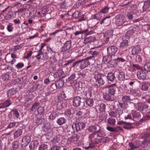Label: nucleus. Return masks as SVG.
I'll list each match as a JSON object with an SVG mask.
<instances>
[{
  "label": "nucleus",
  "instance_id": "nucleus-19",
  "mask_svg": "<svg viewBox=\"0 0 150 150\" xmlns=\"http://www.w3.org/2000/svg\"><path fill=\"white\" fill-rule=\"evenodd\" d=\"M119 111L121 112V111L120 110L115 111H111L109 112V115L111 117H116L117 116L119 117L120 116V114H119Z\"/></svg>",
  "mask_w": 150,
  "mask_h": 150
},
{
  "label": "nucleus",
  "instance_id": "nucleus-46",
  "mask_svg": "<svg viewBox=\"0 0 150 150\" xmlns=\"http://www.w3.org/2000/svg\"><path fill=\"white\" fill-rule=\"evenodd\" d=\"M57 116V114L55 112L52 113L49 116V117L50 119L53 120Z\"/></svg>",
  "mask_w": 150,
  "mask_h": 150
},
{
  "label": "nucleus",
  "instance_id": "nucleus-12",
  "mask_svg": "<svg viewBox=\"0 0 150 150\" xmlns=\"http://www.w3.org/2000/svg\"><path fill=\"white\" fill-rule=\"evenodd\" d=\"M14 15H16L15 13L12 11H10L4 16V19L7 20H10L14 18Z\"/></svg>",
  "mask_w": 150,
  "mask_h": 150
},
{
  "label": "nucleus",
  "instance_id": "nucleus-29",
  "mask_svg": "<svg viewBox=\"0 0 150 150\" xmlns=\"http://www.w3.org/2000/svg\"><path fill=\"white\" fill-rule=\"evenodd\" d=\"M116 121L115 119L112 117L109 118L108 119V123L111 126H114L115 125Z\"/></svg>",
  "mask_w": 150,
  "mask_h": 150
},
{
  "label": "nucleus",
  "instance_id": "nucleus-60",
  "mask_svg": "<svg viewBox=\"0 0 150 150\" xmlns=\"http://www.w3.org/2000/svg\"><path fill=\"white\" fill-rule=\"evenodd\" d=\"M16 123L15 122H11L7 126V128H11L15 126Z\"/></svg>",
  "mask_w": 150,
  "mask_h": 150
},
{
  "label": "nucleus",
  "instance_id": "nucleus-26",
  "mask_svg": "<svg viewBox=\"0 0 150 150\" xmlns=\"http://www.w3.org/2000/svg\"><path fill=\"white\" fill-rule=\"evenodd\" d=\"M23 133V130L21 129H19L16 131L13 134L15 138H17L21 136Z\"/></svg>",
  "mask_w": 150,
  "mask_h": 150
},
{
  "label": "nucleus",
  "instance_id": "nucleus-2",
  "mask_svg": "<svg viewBox=\"0 0 150 150\" xmlns=\"http://www.w3.org/2000/svg\"><path fill=\"white\" fill-rule=\"evenodd\" d=\"M94 78L96 80V82L99 84V86L104 84L106 80V76L103 74L100 73L95 74Z\"/></svg>",
  "mask_w": 150,
  "mask_h": 150
},
{
  "label": "nucleus",
  "instance_id": "nucleus-5",
  "mask_svg": "<svg viewBox=\"0 0 150 150\" xmlns=\"http://www.w3.org/2000/svg\"><path fill=\"white\" fill-rule=\"evenodd\" d=\"M92 62L88 61V60L85 59L80 60V69H82L89 65L90 64H93L94 63V61L92 60Z\"/></svg>",
  "mask_w": 150,
  "mask_h": 150
},
{
  "label": "nucleus",
  "instance_id": "nucleus-31",
  "mask_svg": "<svg viewBox=\"0 0 150 150\" xmlns=\"http://www.w3.org/2000/svg\"><path fill=\"white\" fill-rule=\"evenodd\" d=\"M97 128H99V127L98 126H91L89 127L88 128V130L90 132H94L97 131Z\"/></svg>",
  "mask_w": 150,
  "mask_h": 150
},
{
  "label": "nucleus",
  "instance_id": "nucleus-59",
  "mask_svg": "<svg viewBox=\"0 0 150 150\" xmlns=\"http://www.w3.org/2000/svg\"><path fill=\"white\" fill-rule=\"evenodd\" d=\"M61 146H54L51 148V150H60Z\"/></svg>",
  "mask_w": 150,
  "mask_h": 150
},
{
  "label": "nucleus",
  "instance_id": "nucleus-38",
  "mask_svg": "<svg viewBox=\"0 0 150 150\" xmlns=\"http://www.w3.org/2000/svg\"><path fill=\"white\" fill-rule=\"evenodd\" d=\"M113 60H114L115 61V62L116 64L124 62L126 61L123 58H117L116 59H113Z\"/></svg>",
  "mask_w": 150,
  "mask_h": 150
},
{
  "label": "nucleus",
  "instance_id": "nucleus-15",
  "mask_svg": "<svg viewBox=\"0 0 150 150\" xmlns=\"http://www.w3.org/2000/svg\"><path fill=\"white\" fill-rule=\"evenodd\" d=\"M39 142L37 140H34L31 142L29 145V147L31 150H33L38 147Z\"/></svg>",
  "mask_w": 150,
  "mask_h": 150
},
{
  "label": "nucleus",
  "instance_id": "nucleus-6",
  "mask_svg": "<svg viewBox=\"0 0 150 150\" xmlns=\"http://www.w3.org/2000/svg\"><path fill=\"white\" fill-rule=\"evenodd\" d=\"M85 127V125L83 122H77L74 124L72 126V128L74 129L77 132L84 128Z\"/></svg>",
  "mask_w": 150,
  "mask_h": 150
},
{
  "label": "nucleus",
  "instance_id": "nucleus-20",
  "mask_svg": "<svg viewBox=\"0 0 150 150\" xmlns=\"http://www.w3.org/2000/svg\"><path fill=\"white\" fill-rule=\"evenodd\" d=\"M20 143L19 141H14L12 143V150H16L19 146Z\"/></svg>",
  "mask_w": 150,
  "mask_h": 150
},
{
  "label": "nucleus",
  "instance_id": "nucleus-63",
  "mask_svg": "<svg viewBox=\"0 0 150 150\" xmlns=\"http://www.w3.org/2000/svg\"><path fill=\"white\" fill-rule=\"evenodd\" d=\"M130 91L131 93L133 94H137L138 93V90L137 89H133L131 88Z\"/></svg>",
  "mask_w": 150,
  "mask_h": 150
},
{
  "label": "nucleus",
  "instance_id": "nucleus-58",
  "mask_svg": "<svg viewBox=\"0 0 150 150\" xmlns=\"http://www.w3.org/2000/svg\"><path fill=\"white\" fill-rule=\"evenodd\" d=\"M84 43L85 44H87L88 43L91 42L92 41L91 38H83Z\"/></svg>",
  "mask_w": 150,
  "mask_h": 150
},
{
  "label": "nucleus",
  "instance_id": "nucleus-43",
  "mask_svg": "<svg viewBox=\"0 0 150 150\" xmlns=\"http://www.w3.org/2000/svg\"><path fill=\"white\" fill-rule=\"evenodd\" d=\"M38 103H35L33 105L31 108V110L33 111H36V109H38Z\"/></svg>",
  "mask_w": 150,
  "mask_h": 150
},
{
  "label": "nucleus",
  "instance_id": "nucleus-17",
  "mask_svg": "<svg viewBox=\"0 0 150 150\" xmlns=\"http://www.w3.org/2000/svg\"><path fill=\"white\" fill-rule=\"evenodd\" d=\"M64 72L62 69H60L57 72H55L53 75L54 78H57L61 77L63 74Z\"/></svg>",
  "mask_w": 150,
  "mask_h": 150
},
{
  "label": "nucleus",
  "instance_id": "nucleus-13",
  "mask_svg": "<svg viewBox=\"0 0 150 150\" xmlns=\"http://www.w3.org/2000/svg\"><path fill=\"white\" fill-rule=\"evenodd\" d=\"M141 51V49L139 45L134 46L132 49V54L133 55L137 54L140 53Z\"/></svg>",
  "mask_w": 150,
  "mask_h": 150
},
{
  "label": "nucleus",
  "instance_id": "nucleus-24",
  "mask_svg": "<svg viewBox=\"0 0 150 150\" xmlns=\"http://www.w3.org/2000/svg\"><path fill=\"white\" fill-rule=\"evenodd\" d=\"M115 78V74L113 73H109L107 75V79L111 81H114Z\"/></svg>",
  "mask_w": 150,
  "mask_h": 150
},
{
  "label": "nucleus",
  "instance_id": "nucleus-45",
  "mask_svg": "<svg viewBox=\"0 0 150 150\" xmlns=\"http://www.w3.org/2000/svg\"><path fill=\"white\" fill-rule=\"evenodd\" d=\"M42 54V51H39L38 54L35 56V57H36L39 61L40 59L42 60V59H41V58H42L41 57Z\"/></svg>",
  "mask_w": 150,
  "mask_h": 150
},
{
  "label": "nucleus",
  "instance_id": "nucleus-49",
  "mask_svg": "<svg viewBox=\"0 0 150 150\" xmlns=\"http://www.w3.org/2000/svg\"><path fill=\"white\" fill-rule=\"evenodd\" d=\"M80 13L79 11H76L73 14L72 17L74 18H78L79 16Z\"/></svg>",
  "mask_w": 150,
  "mask_h": 150
},
{
  "label": "nucleus",
  "instance_id": "nucleus-41",
  "mask_svg": "<svg viewBox=\"0 0 150 150\" xmlns=\"http://www.w3.org/2000/svg\"><path fill=\"white\" fill-rule=\"evenodd\" d=\"M110 8L107 6H105L99 13H107L108 12V11Z\"/></svg>",
  "mask_w": 150,
  "mask_h": 150
},
{
  "label": "nucleus",
  "instance_id": "nucleus-36",
  "mask_svg": "<svg viewBox=\"0 0 150 150\" xmlns=\"http://www.w3.org/2000/svg\"><path fill=\"white\" fill-rule=\"evenodd\" d=\"M12 104L11 101L10 100H6L3 104L4 107H7L9 106Z\"/></svg>",
  "mask_w": 150,
  "mask_h": 150
},
{
  "label": "nucleus",
  "instance_id": "nucleus-54",
  "mask_svg": "<svg viewBox=\"0 0 150 150\" xmlns=\"http://www.w3.org/2000/svg\"><path fill=\"white\" fill-rule=\"evenodd\" d=\"M106 129L108 130L111 132H115L116 129L115 128L109 126H107L106 127Z\"/></svg>",
  "mask_w": 150,
  "mask_h": 150
},
{
  "label": "nucleus",
  "instance_id": "nucleus-44",
  "mask_svg": "<svg viewBox=\"0 0 150 150\" xmlns=\"http://www.w3.org/2000/svg\"><path fill=\"white\" fill-rule=\"evenodd\" d=\"M85 110L84 109L77 110L76 111V115L79 116H81L83 114Z\"/></svg>",
  "mask_w": 150,
  "mask_h": 150
},
{
  "label": "nucleus",
  "instance_id": "nucleus-18",
  "mask_svg": "<svg viewBox=\"0 0 150 150\" xmlns=\"http://www.w3.org/2000/svg\"><path fill=\"white\" fill-rule=\"evenodd\" d=\"M79 136L77 134L69 138L68 140V142L70 143H74L76 142L79 139Z\"/></svg>",
  "mask_w": 150,
  "mask_h": 150
},
{
  "label": "nucleus",
  "instance_id": "nucleus-28",
  "mask_svg": "<svg viewBox=\"0 0 150 150\" xmlns=\"http://www.w3.org/2000/svg\"><path fill=\"white\" fill-rule=\"evenodd\" d=\"M80 60L76 61L74 62L73 64L72 67H74L77 70L80 69Z\"/></svg>",
  "mask_w": 150,
  "mask_h": 150
},
{
  "label": "nucleus",
  "instance_id": "nucleus-57",
  "mask_svg": "<svg viewBox=\"0 0 150 150\" xmlns=\"http://www.w3.org/2000/svg\"><path fill=\"white\" fill-rule=\"evenodd\" d=\"M130 99V97L127 96H124L122 98V100L124 102H127Z\"/></svg>",
  "mask_w": 150,
  "mask_h": 150
},
{
  "label": "nucleus",
  "instance_id": "nucleus-32",
  "mask_svg": "<svg viewBox=\"0 0 150 150\" xmlns=\"http://www.w3.org/2000/svg\"><path fill=\"white\" fill-rule=\"evenodd\" d=\"M74 112V109L73 108H71L67 110L65 113L68 116H70L71 115H73Z\"/></svg>",
  "mask_w": 150,
  "mask_h": 150
},
{
  "label": "nucleus",
  "instance_id": "nucleus-10",
  "mask_svg": "<svg viewBox=\"0 0 150 150\" xmlns=\"http://www.w3.org/2000/svg\"><path fill=\"white\" fill-rule=\"evenodd\" d=\"M81 98L79 96L74 97L72 103L73 105L76 107L80 106L81 103Z\"/></svg>",
  "mask_w": 150,
  "mask_h": 150
},
{
  "label": "nucleus",
  "instance_id": "nucleus-42",
  "mask_svg": "<svg viewBox=\"0 0 150 150\" xmlns=\"http://www.w3.org/2000/svg\"><path fill=\"white\" fill-rule=\"evenodd\" d=\"M47 145L46 144H43L40 145L38 148V150H45L47 149Z\"/></svg>",
  "mask_w": 150,
  "mask_h": 150
},
{
  "label": "nucleus",
  "instance_id": "nucleus-40",
  "mask_svg": "<svg viewBox=\"0 0 150 150\" xmlns=\"http://www.w3.org/2000/svg\"><path fill=\"white\" fill-rule=\"evenodd\" d=\"M134 33V31L133 30H131L128 31L125 34L126 37L128 38L131 37Z\"/></svg>",
  "mask_w": 150,
  "mask_h": 150
},
{
  "label": "nucleus",
  "instance_id": "nucleus-62",
  "mask_svg": "<svg viewBox=\"0 0 150 150\" xmlns=\"http://www.w3.org/2000/svg\"><path fill=\"white\" fill-rule=\"evenodd\" d=\"M42 58H41V59H43V60L47 59L48 57V55L46 53L44 54L42 53Z\"/></svg>",
  "mask_w": 150,
  "mask_h": 150
},
{
  "label": "nucleus",
  "instance_id": "nucleus-11",
  "mask_svg": "<svg viewBox=\"0 0 150 150\" xmlns=\"http://www.w3.org/2000/svg\"><path fill=\"white\" fill-rule=\"evenodd\" d=\"M137 76L140 79H145L146 77V73L143 71H138L137 73Z\"/></svg>",
  "mask_w": 150,
  "mask_h": 150
},
{
  "label": "nucleus",
  "instance_id": "nucleus-35",
  "mask_svg": "<svg viewBox=\"0 0 150 150\" xmlns=\"http://www.w3.org/2000/svg\"><path fill=\"white\" fill-rule=\"evenodd\" d=\"M98 106V110L100 111L103 112L105 111L106 105L105 104H101Z\"/></svg>",
  "mask_w": 150,
  "mask_h": 150
},
{
  "label": "nucleus",
  "instance_id": "nucleus-21",
  "mask_svg": "<svg viewBox=\"0 0 150 150\" xmlns=\"http://www.w3.org/2000/svg\"><path fill=\"white\" fill-rule=\"evenodd\" d=\"M64 83V82L63 80H59L57 82L55 83V85L56 86L57 88H59L63 86Z\"/></svg>",
  "mask_w": 150,
  "mask_h": 150
},
{
  "label": "nucleus",
  "instance_id": "nucleus-16",
  "mask_svg": "<svg viewBox=\"0 0 150 150\" xmlns=\"http://www.w3.org/2000/svg\"><path fill=\"white\" fill-rule=\"evenodd\" d=\"M31 141L30 137L29 135H27L24 137L22 139V142L23 143V144L25 145V146H27Z\"/></svg>",
  "mask_w": 150,
  "mask_h": 150
},
{
  "label": "nucleus",
  "instance_id": "nucleus-55",
  "mask_svg": "<svg viewBox=\"0 0 150 150\" xmlns=\"http://www.w3.org/2000/svg\"><path fill=\"white\" fill-rule=\"evenodd\" d=\"M12 112H13V115L17 118H18L19 116V113L18 110H12Z\"/></svg>",
  "mask_w": 150,
  "mask_h": 150
},
{
  "label": "nucleus",
  "instance_id": "nucleus-23",
  "mask_svg": "<svg viewBox=\"0 0 150 150\" xmlns=\"http://www.w3.org/2000/svg\"><path fill=\"white\" fill-rule=\"evenodd\" d=\"M16 91L14 88L8 90L7 92V97L10 98L16 93Z\"/></svg>",
  "mask_w": 150,
  "mask_h": 150
},
{
  "label": "nucleus",
  "instance_id": "nucleus-61",
  "mask_svg": "<svg viewBox=\"0 0 150 150\" xmlns=\"http://www.w3.org/2000/svg\"><path fill=\"white\" fill-rule=\"evenodd\" d=\"M22 46L21 45H17L15 46L14 48V52L20 49L22 47Z\"/></svg>",
  "mask_w": 150,
  "mask_h": 150
},
{
  "label": "nucleus",
  "instance_id": "nucleus-14",
  "mask_svg": "<svg viewBox=\"0 0 150 150\" xmlns=\"http://www.w3.org/2000/svg\"><path fill=\"white\" fill-rule=\"evenodd\" d=\"M71 47V42L70 41H67L63 47L62 51H66L70 48Z\"/></svg>",
  "mask_w": 150,
  "mask_h": 150
},
{
  "label": "nucleus",
  "instance_id": "nucleus-3",
  "mask_svg": "<svg viewBox=\"0 0 150 150\" xmlns=\"http://www.w3.org/2000/svg\"><path fill=\"white\" fill-rule=\"evenodd\" d=\"M91 34V32L89 31L88 29H86L84 30L76 31L74 33L76 36L81 35V37H84V38Z\"/></svg>",
  "mask_w": 150,
  "mask_h": 150
},
{
  "label": "nucleus",
  "instance_id": "nucleus-64",
  "mask_svg": "<svg viewBox=\"0 0 150 150\" xmlns=\"http://www.w3.org/2000/svg\"><path fill=\"white\" fill-rule=\"evenodd\" d=\"M100 16V13H98L94 14L93 16V18L95 19H99V16Z\"/></svg>",
  "mask_w": 150,
  "mask_h": 150
},
{
  "label": "nucleus",
  "instance_id": "nucleus-4",
  "mask_svg": "<svg viewBox=\"0 0 150 150\" xmlns=\"http://www.w3.org/2000/svg\"><path fill=\"white\" fill-rule=\"evenodd\" d=\"M115 24L117 26L122 25L125 22L124 16L120 15H117L115 17Z\"/></svg>",
  "mask_w": 150,
  "mask_h": 150
},
{
  "label": "nucleus",
  "instance_id": "nucleus-39",
  "mask_svg": "<svg viewBox=\"0 0 150 150\" xmlns=\"http://www.w3.org/2000/svg\"><path fill=\"white\" fill-rule=\"evenodd\" d=\"M144 70L147 71H150V62L146 63L144 66Z\"/></svg>",
  "mask_w": 150,
  "mask_h": 150
},
{
  "label": "nucleus",
  "instance_id": "nucleus-47",
  "mask_svg": "<svg viewBox=\"0 0 150 150\" xmlns=\"http://www.w3.org/2000/svg\"><path fill=\"white\" fill-rule=\"evenodd\" d=\"M13 27L11 23H9L7 26V29L9 32H11L13 31Z\"/></svg>",
  "mask_w": 150,
  "mask_h": 150
},
{
  "label": "nucleus",
  "instance_id": "nucleus-48",
  "mask_svg": "<svg viewBox=\"0 0 150 150\" xmlns=\"http://www.w3.org/2000/svg\"><path fill=\"white\" fill-rule=\"evenodd\" d=\"M85 94L87 98H90L92 96V93L90 90L85 92Z\"/></svg>",
  "mask_w": 150,
  "mask_h": 150
},
{
  "label": "nucleus",
  "instance_id": "nucleus-52",
  "mask_svg": "<svg viewBox=\"0 0 150 150\" xmlns=\"http://www.w3.org/2000/svg\"><path fill=\"white\" fill-rule=\"evenodd\" d=\"M113 31L112 30L108 31L107 33V34L108 36L107 38H111L113 37Z\"/></svg>",
  "mask_w": 150,
  "mask_h": 150
},
{
  "label": "nucleus",
  "instance_id": "nucleus-1",
  "mask_svg": "<svg viewBox=\"0 0 150 150\" xmlns=\"http://www.w3.org/2000/svg\"><path fill=\"white\" fill-rule=\"evenodd\" d=\"M116 85L115 83L107 86L104 88V89L108 91V93H104L103 98L105 99L113 101L115 99L114 95L116 91Z\"/></svg>",
  "mask_w": 150,
  "mask_h": 150
},
{
  "label": "nucleus",
  "instance_id": "nucleus-56",
  "mask_svg": "<svg viewBox=\"0 0 150 150\" xmlns=\"http://www.w3.org/2000/svg\"><path fill=\"white\" fill-rule=\"evenodd\" d=\"M24 65L23 63L19 62L16 65V67L18 69H20L22 68Z\"/></svg>",
  "mask_w": 150,
  "mask_h": 150
},
{
  "label": "nucleus",
  "instance_id": "nucleus-34",
  "mask_svg": "<svg viewBox=\"0 0 150 150\" xmlns=\"http://www.w3.org/2000/svg\"><path fill=\"white\" fill-rule=\"evenodd\" d=\"M86 103L88 106H92L93 105V100L91 98H88L86 100Z\"/></svg>",
  "mask_w": 150,
  "mask_h": 150
},
{
  "label": "nucleus",
  "instance_id": "nucleus-9",
  "mask_svg": "<svg viewBox=\"0 0 150 150\" xmlns=\"http://www.w3.org/2000/svg\"><path fill=\"white\" fill-rule=\"evenodd\" d=\"M111 16H109L103 18L100 22L101 25L104 26H108L110 24L111 20L110 18Z\"/></svg>",
  "mask_w": 150,
  "mask_h": 150
},
{
  "label": "nucleus",
  "instance_id": "nucleus-50",
  "mask_svg": "<svg viewBox=\"0 0 150 150\" xmlns=\"http://www.w3.org/2000/svg\"><path fill=\"white\" fill-rule=\"evenodd\" d=\"M9 78V75L7 74H5L2 75V79L4 81H6L8 80Z\"/></svg>",
  "mask_w": 150,
  "mask_h": 150
},
{
  "label": "nucleus",
  "instance_id": "nucleus-51",
  "mask_svg": "<svg viewBox=\"0 0 150 150\" xmlns=\"http://www.w3.org/2000/svg\"><path fill=\"white\" fill-rule=\"evenodd\" d=\"M142 59L141 56L139 55L136 56L135 58L136 61L137 62H139L142 60Z\"/></svg>",
  "mask_w": 150,
  "mask_h": 150
},
{
  "label": "nucleus",
  "instance_id": "nucleus-22",
  "mask_svg": "<svg viewBox=\"0 0 150 150\" xmlns=\"http://www.w3.org/2000/svg\"><path fill=\"white\" fill-rule=\"evenodd\" d=\"M128 45V40H124L120 43V47L122 49H125L126 48Z\"/></svg>",
  "mask_w": 150,
  "mask_h": 150
},
{
  "label": "nucleus",
  "instance_id": "nucleus-30",
  "mask_svg": "<svg viewBox=\"0 0 150 150\" xmlns=\"http://www.w3.org/2000/svg\"><path fill=\"white\" fill-rule=\"evenodd\" d=\"M149 86V84L148 83L144 82L142 83L141 89L143 91H146L148 90Z\"/></svg>",
  "mask_w": 150,
  "mask_h": 150
},
{
  "label": "nucleus",
  "instance_id": "nucleus-37",
  "mask_svg": "<svg viewBox=\"0 0 150 150\" xmlns=\"http://www.w3.org/2000/svg\"><path fill=\"white\" fill-rule=\"evenodd\" d=\"M90 53L92 55V56L88 57V59H90L91 58H93L95 56H96V55L98 54L99 52L98 51H91L90 52Z\"/></svg>",
  "mask_w": 150,
  "mask_h": 150
},
{
  "label": "nucleus",
  "instance_id": "nucleus-7",
  "mask_svg": "<svg viewBox=\"0 0 150 150\" xmlns=\"http://www.w3.org/2000/svg\"><path fill=\"white\" fill-rule=\"evenodd\" d=\"M117 47L114 46L109 47L107 48L108 53L110 54L112 57V56H114L117 50Z\"/></svg>",
  "mask_w": 150,
  "mask_h": 150
},
{
  "label": "nucleus",
  "instance_id": "nucleus-53",
  "mask_svg": "<svg viewBox=\"0 0 150 150\" xmlns=\"http://www.w3.org/2000/svg\"><path fill=\"white\" fill-rule=\"evenodd\" d=\"M1 68L3 70H7L8 69H11V67H10L8 65H5L1 66Z\"/></svg>",
  "mask_w": 150,
  "mask_h": 150
},
{
  "label": "nucleus",
  "instance_id": "nucleus-8",
  "mask_svg": "<svg viewBox=\"0 0 150 150\" xmlns=\"http://www.w3.org/2000/svg\"><path fill=\"white\" fill-rule=\"evenodd\" d=\"M76 78V74H71L68 79L66 80V83L67 85L70 86L74 83L75 79Z\"/></svg>",
  "mask_w": 150,
  "mask_h": 150
},
{
  "label": "nucleus",
  "instance_id": "nucleus-27",
  "mask_svg": "<svg viewBox=\"0 0 150 150\" xmlns=\"http://www.w3.org/2000/svg\"><path fill=\"white\" fill-rule=\"evenodd\" d=\"M108 138L107 137H104L99 139H96L95 142L96 143L101 142L102 143H105L108 140Z\"/></svg>",
  "mask_w": 150,
  "mask_h": 150
},
{
  "label": "nucleus",
  "instance_id": "nucleus-25",
  "mask_svg": "<svg viewBox=\"0 0 150 150\" xmlns=\"http://www.w3.org/2000/svg\"><path fill=\"white\" fill-rule=\"evenodd\" d=\"M66 119L63 117H60L57 121V123L59 125H62L65 123L66 122Z\"/></svg>",
  "mask_w": 150,
  "mask_h": 150
},
{
  "label": "nucleus",
  "instance_id": "nucleus-33",
  "mask_svg": "<svg viewBox=\"0 0 150 150\" xmlns=\"http://www.w3.org/2000/svg\"><path fill=\"white\" fill-rule=\"evenodd\" d=\"M150 6V1L149 0L145 1L144 2V5L143 7V10H146Z\"/></svg>",
  "mask_w": 150,
  "mask_h": 150
}]
</instances>
